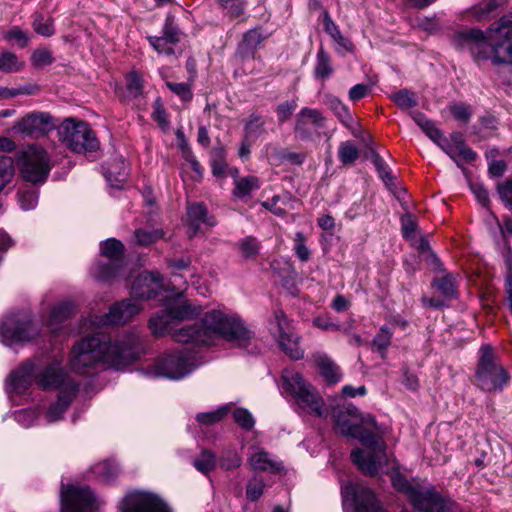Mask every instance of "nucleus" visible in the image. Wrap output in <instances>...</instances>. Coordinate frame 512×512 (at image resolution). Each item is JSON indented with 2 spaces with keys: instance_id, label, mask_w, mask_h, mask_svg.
I'll return each instance as SVG.
<instances>
[{
  "instance_id": "nucleus-1",
  "label": "nucleus",
  "mask_w": 512,
  "mask_h": 512,
  "mask_svg": "<svg viewBox=\"0 0 512 512\" xmlns=\"http://www.w3.org/2000/svg\"><path fill=\"white\" fill-rule=\"evenodd\" d=\"M332 417L339 432L348 437L359 439L366 450L355 449L351 452L352 462L364 474L376 476L388 464L385 452L386 444L377 435L378 426L371 415L361 416L352 405H337L332 408Z\"/></svg>"
},
{
  "instance_id": "nucleus-2",
  "label": "nucleus",
  "mask_w": 512,
  "mask_h": 512,
  "mask_svg": "<svg viewBox=\"0 0 512 512\" xmlns=\"http://www.w3.org/2000/svg\"><path fill=\"white\" fill-rule=\"evenodd\" d=\"M142 351L138 333L131 331L105 340L99 335L85 337L71 350L69 366L72 371L86 374L99 363H106L116 369L139 358Z\"/></svg>"
},
{
  "instance_id": "nucleus-3",
  "label": "nucleus",
  "mask_w": 512,
  "mask_h": 512,
  "mask_svg": "<svg viewBox=\"0 0 512 512\" xmlns=\"http://www.w3.org/2000/svg\"><path fill=\"white\" fill-rule=\"evenodd\" d=\"M172 336L177 342L197 346H211L216 339L223 338L235 347L249 349L253 342V333L238 315L226 309H212L205 313L199 323L183 326L175 330Z\"/></svg>"
},
{
  "instance_id": "nucleus-4",
  "label": "nucleus",
  "mask_w": 512,
  "mask_h": 512,
  "mask_svg": "<svg viewBox=\"0 0 512 512\" xmlns=\"http://www.w3.org/2000/svg\"><path fill=\"white\" fill-rule=\"evenodd\" d=\"M37 385L44 390H59L56 402L49 406L45 414L48 423L62 418L79 388V385L66 374L58 362L47 365L41 371L37 377Z\"/></svg>"
},
{
  "instance_id": "nucleus-5",
  "label": "nucleus",
  "mask_w": 512,
  "mask_h": 512,
  "mask_svg": "<svg viewBox=\"0 0 512 512\" xmlns=\"http://www.w3.org/2000/svg\"><path fill=\"white\" fill-rule=\"evenodd\" d=\"M282 381L284 391L294 399L300 409L320 418L327 417L328 412L324 400L300 373L284 370Z\"/></svg>"
},
{
  "instance_id": "nucleus-6",
  "label": "nucleus",
  "mask_w": 512,
  "mask_h": 512,
  "mask_svg": "<svg viewBox=\"0 0 512 512\" xmlns=\"http://www.w3.org/2000/svg\"><path fill=\"white\" fill-rule=\"evenodd\" d=\"M16 162L23 180L33 185L45 183L52 169L48 153L37 145H29L20 150Z\"/></svg>"
},
{
  "instance_id": "nucleus-7",
  "label": "nucleus",
  "mask_w": 512,
  "mask_h": 512,
  "mask_svg": "<svg viewBox=\"0 0 512 512\" xmlns=\"http://www.w3.org/2000/svg\"><path fill=\"white\" fill-rule=\"evenodd\" d=\"M200 313V306H195L180 297L167 299L164 309L149 319V328L154 335H164L172 331V325L176 321L198 316Z\"/></svg>"
},
{
  "instance_id": "nucleus-8",
  "label": "nucleus",
  "mask_w": 512,
  "mask_h": 512,
  "mask_svg": "<svg viewBox=\"0 0 512 512\" xmlns=\"http://www.w3.org/2000/svg\"><path fill=\"white\" fill-rule=\"evenodd\" d=\"M476 379L478 386L485 391L501 390L509 380L504 368L495 363L494 351L490 345H483L480 348Z\"/></svg>"
},
{
  "instance_id": "nucleus-9",
  "label": "nucleus",
  "mask_w": 512,
  "mask_h": 512,
  "mask_svg": "<svg viewBox=\"0 0 512 512\" xmlns=\"http://www.w3.org/2000/svg\"><path fill=\"white\" fill-rule=\"evenodd\" d=\"M61 138L65 145L76 153H87L99 148V141L89 125L83 121L66 120L61 128Z\"/></svg>"
},
{
  "instance_id": "nucleus-10",
  "label": "nucleus",
  "mask_w": 512,
  "mask_h": 512,
  "mask_svg": "<svg viewBox=\"0 0 512 512\" xmlns=\"http://www.w3.org/2000/svg\"><path fill=\"white\" fill-rule=\"evenodd\" d=\"M342 496L344 507L352 512H387L375 492L361 483H346Z\"/></svg>"
},
{
  "instance_id": "nucleus-11",
  "label": "nucleus",
  "mask_w": 512,
  "mask_h": 512,
  "mask_svg": "<svg viewBox=\"0 0 512 512\" xmlns=\"http://www.w3.org/2000/svg\"><path fill=\"white\" fill-rule=\"evenodd\" d=\"M271 331L281 350L292 359H301L304 350L300 347V337L282 310H275L271 321Z\"/></svg>"
},
{
  "instance_id": "nucleus-12",
  "label": "nucleus",
  "mask_w": 512,
  "mask_h": 512,
  "mask_svg": "<svg viewBox=\"0 0 512 512\" xmlns=\"http://www.w3.org/2000/svg\"><path fill=\"white\" fill-rule=\"evenodd\" d=\"M495 27H491L486 33L481 30H471L459 35V40L463 39L473 57L477 60L491 59L495 64L512 63V61H499L495 55V47L502 39L495 40L493 31Z\"/></svg>"
},
{
  "instance_id": "nucleus-13",
  "label": "nucleus",
  "mask_w": 512,
  "mask_h": 512,
  "mask_svg": "<svg viewBox=\"0 0 512 512\" xmlns=\"http://www.w3.org/2000/svg\"><path fill=\"white\" fill-rule=\"evenodd\" d=\"M37 334L38 330L24 313L9 315L0 323V336L6 345L29 341Z\"/></svg>"
},
{
  "instance_id": "nucleus-14",
  "label": "nucleus",
  "mask_w": 512,
  "mask_h": 512,
  "mask_svg": "<svg viewBox=\"0 0 512 512\" xmlns=\"http://www.w3.org/2000/svg\"><path fill=\"white\" fill-rule=\"evenodd\" d=\"M100 249L107 261H99L95 264L91 269V274L98 280L106 281L118 274L124 245L115 238H109L101 244Z\"/></svg>"
},
{
  "instance_id": "nucleus-15",
  "label": "nucleus",
  "mask_w": 512,
  "mask_h": 512,
  "mask_svg": "<svg viewBox=\"0 0 512 512\" xmlns=\"http://www.w3.org/2000/svg\"><path fill=\"white\" fill-rule=\"evenodd\" d=\"M194 359L184 352H173L160 358L154 369L155 376L171 380H180L189 375L195 368Z\"/></svg>"
},
{
  "instance_id": "nucleus-16",
  "label": "nucleus",
  "mask_w": 512,
  "mask_h": 512,
  "mask_svg": "<svg viewBox=\"0 0 512 512\" xmlns=\"http://www.w3.org/2000/svg\"><path fill=\"white\" fill-rule=\"evenodd\" d=\"M119 509L120 512H172L163 499L146 491L127 493L121 501Z\"/></svg>"
},
{
  "instance_id": "nucleus-17",
  "label": "nucleus",
  "mask_w": 512,
  "mask_h": 512,
  "mask_svg": "<svg viewBox=\"0 0 512 512\" xmlns=\"http://www.w3.org/2000/svg\"><path fill=\"white\" fill-rule=\"evenodd\" d=\"M96 499L88 487L69 486L61 492V512H94Z\"/></svg>"
},
{
  "instance_id": "nucleus-18",
  "label": "nucleus",
  "mask_w": 512,
  "mask_h": 512,
  "mask_svg": "<svg viewBox=\"0 0 512 512\" xmlns=\"http://www.w3.org/2000/svg\"><path fill=\"white\" fill-rule=\"evenodd\" d=\"M324 126L325 117L320 110L304 107L296 115L294 133L301 140L309 141Z\"/></svg>"
},
{
  "instance_id": "nucleus-19",
  "label": "nucleus",
  "mask_w": 512,
  "mask_h": 512,
  "mask_svg": "<svg viewBox=\"0 0 512 512\" xmlns=\"http://www.w3.org/2000/svg\"><path fill=\"white\" fill-rule=\"evenodd\" d=\"M53 117L46 112H33L19 120L15 130L30 138H39L55 128Z\"/></svg>"
},
{
  "instance_id": "nucleus-20",
  "label": "nucleus",
  "mask_w": 512,
  "mask_h": 512,
  "mask_svg": "<svg viewBox=\"0 0 512 512\" xmlns=\"http://www.w3.org/2000/svg\"><path fill=\"white\" fill-rule=\"evenodd\" d=\"M142 310L140 303L133 297L117 302L104 314L95 325L124 324L139 314Z\"/></svg>"
},
{
  "instance_id": "nucleus-21",
  "label": "nucleus",
  "mask_w": 512,
  "mask_h": 512,
  "mask_svg": "<svg viewBox=\"0 0 512 512\" xmlns=\"http://www.w3.org/2000/svg\"><path fill=\"white\" fill-rule=\"evenodd\" d=\"M163 289V277L158 272L145 271L133 282L131 296L136 299L156 298Z\"/></svg>"
},
{
  "instance_id": "nucleus-22",
  "label": "nucleus",
  "mask_w": 512,
  "mask_h": 512,
  "mask_svg": "<svg viewBox=\"0 0 512 512\" xmlns=\"http://www.w3.org/2000/svg\"><path fill=\"white\" fill-rule=\"evenodd\" d=\"M409 501L418 512H443L445 501L432 487L426 488L417 485L411 492Z\"/></svg>"
},
{
  "instance_id": "nucleus-23",
  "label": "nucleus",
  "mask_w": 512,
  "mask_h": 512,
  "mask_svg": "<svg viewBox=\"0 0 512 512\" xmlns=\"http://www.w3.org/2000/svg\"><path fill=\"white\" fill-rule=\"evenodd\" d=\"M492 35L496 41L502 39L495 47L496 58L499 61H512V16L501 17Z\"/></svg>"
},
{
  "instance_id": "nucleus-24",
  "label": "nucleus",
  "mask_w": 512,
  "mask_h": 512,
  "mask_svg": "<svg viewBox=\"0 0 512 512\" xmlns=\"http://www.w3.org/2000/svg\"><path fill=\"white\" fill-rule=\"evenodd\" d=\"M40 373L34 376V364L30 361L24 362L10 374L7 384L8 393L11 395L24 393L34 380L37 383V377Z\"/></svg>"
},
{
  "instance_id": "nucleus-25",
  "label": "nucleus",
  "mask_w": 512,
  "mask_h": 512,
  "mask_svg": "<svg viewBox=\"0 0 512 512\" xmlns=\"http://www.w3.org/2000/svg\"><path fill=\"white\" fill-rule=\"evenodd\" d=\"M410 116L420 129L445 153H448V141L443 132H441L433 122H431L423 113L420 111L410 112Z\"/></svg>"
},
{
  "instance_id": "nucleus-26",
  "label": "nucleus",
  "mask_w": 512,
  "mask_h": 512,
  "mask_svg": "<svg viewBox=\"0 0 512 512\" xmlns=\"http://www.w3.org/2000/svg\"><path fill=\"white\" fill-rule=\"evenodd\" d=\"M249 463L254 470L270 473L279 472L283 469L281 462L273 459L271 455L262 450L256 449L249 457Z\"/></svg>"
},
{
  "instance_id": "nucleus-27",
  "label": "nucleus",
  "mask_w": 512,
  "mask_h": 512,
  "mask_svg": "<svg viewBox=\"0 0 512 512\" xmlns=\"http://www.w3.org/2000/svg\"><path fill=\"white\" fill-rule=\"evenodd\" d=\"M76 313V305L72 300H64L56 305L50 311L47 325L53 330H57V326Z\"/></svg>"
},
{
  "instance_id": "nucleus-28",
  "label": "nucleus",
  "mask_w": 512,
  "mask_h": 512,
  "mask_svg": "<svg viewBox=\"0 0 512 512\" xmlns=\"http://www.w3.org/2000/svg\"><path fill=\"white\" fill-rule=\"evenodd\" d=\"M267 37L268 34L264 33L262 28L248 30L239 45L240 53L246 57H253L256 49Z\"/></svg>"
},
{
  "instance_id": "nucleus-29",
  "label": "nucleus",
  "mask_w": 512,
  "mask_h": 512,
  "mask_svg": "<svg viewBox=\"0 0 512 512\" xmlns=\"http://www.w3.org/2000/svg\"><path fill=\"white\" fill-rule=\"evenodd\" d=\"M314 362L318 367L320 374L330 384H335L341 379L339 368L334 362L323 353H315L313 355Z\"/></svg>"
},
{
  "instance_id": "nucleus-30",
  "label": "nucleus",
  "mask_w": 512,
  "mask_h": 512,
  "mask_svg": "<svg viewBox=\"0 0 512 512\" xmlns=\"http://www.w3.org/2000/svg\"><path fill=\"white\" fill-rule=\"evenodd\" d=\"M450 157L459 164L473 161L476 154L464 144L461 134H454L450 139Z\"/></svg>"
},
{
  "instance_id": "nucleus-31",
  "label": "nucleus",
  "mask_w": 512,
  "mask_h": 512,
  "mask_svg": "<svg viewBox=\"0 0 512 512\" xmlns=\"http://www.w3.org/2000/svg\"><path fill=\"white\" fill-rule=\"evenodd\" d=\"M127 169L123 160H116L110 164L105 172L108 183L116 188L123 187L127 179Z\"/></svg>"
},
{
  "instance_id": "nucleus-32",
  "label": "nucleus",
  "mask_w": 512,
  "mask_h": 512,
  "mask_svg": "<svg viewBox=\"0 0 512 512\" xmlns=\"http://www.w3.org/2000/svg\"><path fill=\"white\" fill-rule=\"evenodd\" d=\"M508 0H485L469 10L471 16L478 21L488 19L493 12L503 6Z\"/></svg>"
},
{
  "instance_id": "nucleus-33",
  "label": "nucleus",
  "mask_w": 512,
  "mask_h": 512,
  "mask_svg": "<svg viewBox=\"0 0 512 512\" xmlns=\"http://www.w3.org/2000/svg\"><path fill=\"white\" fill-rule=\"evenodd\" d=\"M265 132V120L258 113H251L245 123L244 135L246 139L256 140Z\"/></svg>"
},
{
  "instance_id": "nucleus-34",
  "label": "nucleus",
  "mask_w": 512,
  "mask_h": 512,
  "mask_svg": "<svg viewBox=\"0 0 512 512\" xmlns=\"http://www.w3.org/2000/svg\"><path fill=\"white\" fill-rule=\"evenodd\" d=\"M143 79L136 71H131L126 76V92L124 99L131 101L137 99L143 94Z\"/></svg>"
},
{
  "instance_id": "nucleus-35",
  "label": "nucleus",
  "mask_w": 512,
  "mask_h": 512,
  "mask_svg": "<svg viewBox=\"0 0 512 512\" xmlns=\"http://www.w3.org/2000/svg\"><path fill=\"white\" fill-rule=\"evenodd\" d=\"M32 26L34 31L43 37H50L55 33L53 19L49 14L36 12L33 16Z\"/></svg>"
},
{
  "instance_id": "nucleus-36",
  "label": "nucleus",
  "mask_w": 512,
  "mask_h": 512,
  "mask_svg": "<svg viewBox=\"0 0 512 512\" xmlns=\"http://www.w3.org/2000/svg\"><path fill=\"white\" fill-rule=\"evenodd\" d=\"M234 184L235 188L233 190V195L240 199L250 195L252 191L257 190L260 187L259 180L255 176L235 179Z\"/></svg>"
},
{
  "instance_id": "nucleus-37",
  "label": "nucleus",
  "mask_w": 512,
  "mask_h": 512,
  "mask_svg": "<svg viewBox=\"0 0 512 512\" xmlns=\"http://www.w3.org/2000/svg\"><path fill=\"white\" fill-rule=\"evenodd\" d=\"M188 217L191 223L195 226H199L201 223L209 226H214L216 221L213 217H208L206 207L202 203H195L187 209Z\"/></svg>"
},
{
  "instance_id": "nucleus-38",
  "label": "nucleus",
  "mask_w": 512,
  "mask_h": 512,
  "mask_svg": "<svg viewBox=\"0 0 512 512\" xmlns=\"http://www.w3.org/2000/svg\"><path fill=\"white\" fill-rule=\"evenodd\" d=\"M325 103L344 125L348 126L352 122L349 108L340 99L335 96H326Z\"/></svg>"
},
{
  "instance_id": "nucleus-39",
  "label": "nucleus",
  "mask_w": 512,
  "mask_h": 512,
  "mask_svg": "<svg viewBox=\"0 0 512 512\" xmlns=\"http://www.w3.org/2000/svg\"><path fill=\"white\" fill-rule=\"evenodd\" d=\"M432 288L435 292H438L443 296V300H439L436 298H423V302L426 306L439 308L444 305V300L448 298V276H443L442 278L435 279L432 284Z\"/></svg>"
},
{
  "instance_id": "nucleus-40",
  "label": "nucleus",
  "mask_w": 512,
  "mask_h": 512,
  "mask_svg": "<svg viewBox=\"0 0 512 512\" xmlns=\"http://www.w3.org/2000/svg\"><path fill=\"white\" fill-rule=\"evenodd\" d=\"M333 73V68L330 62V57L321 48L316 55V63L314 67V75L319 79H327Z\"/></svg>"
},
{
  "instance_id": "nucleus-41",
  "label": "nucleus",
  "mask_w": 512,
  "mask_h": 512,
  "mask_svg": "<svg viewBox=\"0 0 512 512\" xmlns=\"http://www.w3.org/2000/svg\"><path fill=\"white\" fill-rule=\"evenodd\" d=\"M238 250L242 258L248 260L255 258L260 251V243L253 236H246L237 243Z\"/></svg>"
},
{
  "instance_id": "nucleus-42",
  "label": "nucleus",
  "mask_w": 512,
  "mask_h": 512,
  "mask_svg": "<svg viewBox=\"0 0 512 512\" xmlns=\"http://www.w3.org/2000/svg\"><path fill=\"white\" fill-rule=\"evenodd\" d=\"M14 176V160L9 156H0V192L13 180Z\"/></svg>"
},
{
  "instance_id": "nucleus-43",
  "label": "nucleus",
  "mask_w": 512,
  "mask_h": 512,
  "mask_svg": "<svg viewBox=\"0 0 512 512\" xmlns=\"http://www.w3.org/2000/svg\"><path fill=\"white\" fill-rule=\"evenodd\" d=\"M450 115L459 124V126H464L469 123L473 115V109L467 103H454L450 106Z\"/></svg>"
},
{
  "instance_id": "nucleus-44",
  "label": "nucleus",
  "mask_w": 512,
  "mask_h": 512,
  "mask_svg": "<svg viewBox=\"0 0 512 512\" xmlns=\"http://www.w3.org/2000/svg\"><path fill=\"white\" fill-rule=\"evenodd\" d=\"M231 407V404H225L217 410L198 413L196 415V420L204 425H212L221 421L230 412Z\"/></svg>"
},
{
  "instance_id": "nucleus-45",
  "label": "nucleus",
  "mask_w": 512,
  "mask_h": 512,
  "mask_svg": "<svg viewBox=\"0 0 512 512\" xmlns=\"http://www.w3.org/2000/svg\"><path fill=\"white\" fill-rule=\"evenodd\" d=\"M367 157L377 169L379 176L385 182L386 186L390 187L393 177L384 159L373 149H370Z\"/></svg>"
},
{
  "instance_id": "nucleus-46",
  "label": "nucleus",
  "mask_w": 512,
  "mask_h": 512,
  "mask_svg": "<svg viewBox=\"0 0 512 512\" xmlns=\"http://www.w3.org/2000/svg\"><path fill=\"white\" fill-rule=\"evenodd\" d=\"M193 465L199 472L208 474L216 466V456L211 450L204 449L194 460Z\"/></svg>"
},
{
  "instance_id": "nucleus-47",
  "label": "nucleus",
  "mask_w": 512,
  "mask_h": 512,
  "mask_svg": "<svg viewBox=\"0 0 512 512\" xmlns=\"http://www.w3.org/2000/svg\"><path fill=\"white\" fill-rule=\"evenodd\" d=\"M168 266L172 270L173 285H180L178 278L183 277V272H190L191 275L194 274L189 258L171 259L168 262Z\"/></svg>"
},
{
  "instance_id": "nucleus-48",
  "label": "nucleus",
  "mask_w": 512,
  "mask_h": 512,
  "mask_svg": "<svg viewBox=\"0 0 512 512\" xmlns=\"http://www.w3.org/2000/svg\"><path fill=\"white\" fill-rule=\"evenodd\" d=\"M392 100L402 110H408L418 105L416 94L410 90L402 89L393 94Z\"/></svg>"
},
{
  "instance_id": "nucleus-49",
  "label": "nucleus",
  "mask_w": 512,
  "mask_h": 512,
  "mask_svg": "<svg viewBox=\"0 0 512 512\" xmlns=\"http://www.w3.org/2000/svg\"><path fill=\"white\" fill-rule=\"evenodd\" d=\"M118 472L119 468L117 464L110 460L98 463L93 467V473L106 482L116 477Z\"/></svg>"
},
{
  "instance_id": "nucleus-50",
  "label": "nucleus",
  "mask_w": 512,
  "mask_h": 512,
  "mask_svg": "<svg viewBox=\"0 0 512 512\" xmlns=\"http://www.w3.org/2000/svg\"><path fill=\"white\" fill-rule=\"evenodd\" d=\"M23 67L24 63L14 53L6 51L0 55V71L13 73L20 71Z\"/></svg>"
},
{
  "instance_id": "nucleus-51",
  "label": "nucleus",
  "mask_w": 512,
  "mask_h": 512,
  "mask_svg": "<svg viewBox=\"0 0 512 512\" xmlns=\"http://www.w3.org/2000/svg\"><path fill=\"white\" fill-rule=\"evenodd\" d=\"M265 486L266 484L261 477L253 476L246 486L247 499L252 502L257 501L263 495Z\"/></svg>"
},
{
  "instance_id": "nucleus-52",
  "label": "nucleus",
  "mask_w": 512,
  "mask_h": 512,
  "mask_svg": "<svg viewBox=\"0 0 512 512\" xmlns=\"http://www.w3.org/2000/svg\"><path fill=\"white\" fill-rule=\"evenodd\" d=\"M359 156L358 149L350 142H342L339 146L338 157L341 163L347 165L354 163Z\"/></svg>"
},
{
  "instance_id": "nucleus-53",
  "label": "nucleus",
  "mask_w": 512,
  "mask_h": 512,
  "mask_svg": "<svg viewBox=\"0 0 512 512\" xmlns=\"http://www.w3.org/2000/svg\"><path fill=\"white\" fill-rule=\"evenodd\" d=\"M18 202L20 207L27 211L36 207L38 202V194L34 189L20 190L18 193Z\"/></svg>"
},
{
  "instance_id": "nucleus-54",
  "label": "nucleus",
  "mask_w": 512,
  "mask_h": 512,
  "mask_svg": "<svg viewBox=\"0 0 512 512\" xmlns=\"http://www.w3.org/2000/svg\"><path fill=\"white\" fill-rule=\"evenodd\" d=\"M392 333L386 327H382L373 339V347L382 356L386 349L390 346Z\"/></svg>"
},
{
  "instance_id": "nucleus-55",
  "label": "nucleus",
  "mask_w": 512,
  "mask_h": 512,
  "mask_svg": "<svg viewBox=\"0 0 512 512\" xmlns=\"http://www.w3.org/2000/svg\"><path fill=\"white\" fill-rule=\"evenodd\" d=\"M235 422L243 429L251 430L254 427L255 420L252 414L244 408H236L233 411Z\"/></svg>"
},
{
  "instance_id": "nucleus-56",
  "label": "nucleus",
  "mask_w": 512,
  "mask_h": 512,
  "mask_svg": "<svg viewBox=\"0 0 512 512\" xmlns=\"http://www.w3.org/2000/svg\"><path fill=\"white\" fill-rule=\"evenodd\" d=\"M242 458L235 451H227L219 459V465L224 470H234L241 466Z\"/></svg>"
},
{
  "instance_id": "nucleus-57",
  "label": "nucleus",
  "mask_w": 512,
  "mask_h": 512,
  "mask_svg": "<svg viewBox=\"0 0 512 512\" xmlns=\"http://www.w3.org/2000/svg\"><path fill=\"white\" fill-rule=\"evenodd\" d=\"M163 232L160 230L146 231L139 229L135 231V238L140 245H149L163 237Z\"/></svg>"
},
{
  "instance_id": "nucleus-58",
  "label": "nucleus",
  "mask_w": 512,
  "mask_h": 512,
  "mask_svg": "<svg viewBox=\"0 0 512 512\" xmlns=\"http://www.w3.org/2000/svg\"><path fill=\"white\" fill-rule=\"evenodd\" d=\"M391 481L397 490L404 492L408 496V499L411 496V492L417 488V486L409 483V481L399 472L392 473Z\"/></svg>"
},
{
  "instance_id": "nucleus-59",
  "label": "nucleus",
  "mask_w": 512,
  "mask_h": 512,
  "mask_svg": "<svg viewBox=\"0 0 512 512\" xmlns=\"http://www.w3.org/2000/svg\"><path fill=\"white\" fill-rule=\"evenodd\" d=\"M212 173L215 176H223L226 172L227 164L224 161V152L222 149L214 151L211 160Z\"/></svg>"
},
{
  "instance_id": "nucleus-60",
  "label": "nucleus",
  "mask_w": 512,
  "mask_h": 512,
  "mask_svg": "<svg viewBox=\"0 0 512 512\" xmlns=\"http://www.w3.org/2000/svg\"><path fill=\"white\" fill-rule=\"evenodd\" d=\"M32 63L35 67H44L53 62V56L48 49H37L32 54Z\"/></svg>"
},
{
  "instance_id": "nucleus-61",
  "label": "nucleus",
  "mask_w": 512,
  "mask_h": 512,
  "mask_svg": "<svg viewBox=\"0 0 512 512\" xmlns=\"http://www.w3.org/2000/svg\"><path fill=\"white\" fill-rule=\"evenodd\" d=\"M295 253L297 257L302 261L306 262L310 259V250L305 245V237L302 232H297L295 235Z\"/></svg>"
},
{
  "instance_id": "nucleus-62",
  "label": "nucleus",
  "mask_w": 512,
  "mask_h": 512,
  "mask_svg": "<svg viewBox=\"0 0 512 512\" xmlns=\"http://www.w3.org/2000/svg\"><path fill=\"white\" fill-rule=\"evenodd\" d=\"M297 108V103L295 100L285 101L280 103L276 108V113L278 117V121L280 123H284L287 121L290 116L293 114L295 109Z\"/></svg>"
},
{
  "instance_id": "nucleus-63",
  "label": "nucleus",
  "mask_w": 512,
  "mask_h": 512,
  "mask_svg": "<svg viewBox=\"0 0 512 512\" xmlns=\"http://www.w3.org/2000/svg\"><path fill=\"white\" fill-rule=\"evenodd\" d=\"M167 87L176 95H178L183 101H189L192 99L191 85L188 83H174L167 82Z\"/></svg>"
},
{
  "instance_id": "nucleus-64",
  "label": "nucleus",
  "mask_w": 512,
  "mask_h": 512,
  "mask_svg": "<svg viewBox=\"0 0 512 512\" xmlns=\"http://www.w3.org/2000/svg\"><path fill=\"white\" fill-rule=\"evenodd\" d=\"M37 419V414L32 409H21L15 412V420L23 427L32 426Z\"/></svg>"
}]
</instances>
